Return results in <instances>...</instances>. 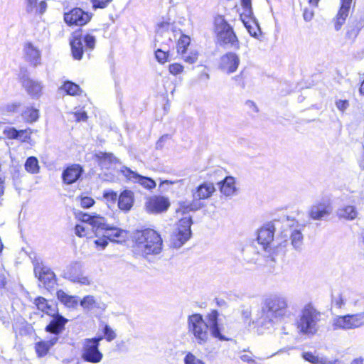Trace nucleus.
<instances>
[{"mask_svg": "<svg viewBox=\"0 0 364 364\" xmlns=\"http://www.w3.org/2000/svg\"><path fill=\"white\" fill-rule=\"evenodd\" d=\"M197 207L196 205L193 203H188L186 202H182L180 203L179 211H182L183 213L192 211L197 210Z\"/></svg>", "mask_w": 364, "mask_h": 364, "instance_id": "nucleus-53", "label": "nucleus"}, {"mask_svg": "<svg viewBox=\"0 0 364 364\" xmlns=\"http://www.w3.org/2000/svg\"><path fill=\"white\" fill-rule=\"evenodd\" d=\"M168 138V135H164L162 136L159 139V141H157L156 143V147L159 148H161L162 147V143Z\"/></svg>", "mask_w": 364, "mask_h": 364, "instance_id": "nucleus-63", "label": "nucleus"}, {"mask_svg": "<svg viewBox=\"0 0 364 364\" xmlns=\"http://www.w3.org/2000/svg\"><path fill=\"white\" fill-rule=\"evenodd\" d=\"M34 273L45 285L50 287L55 284V274L49 268L38 264L34 267Z\"/></svg>", "mask_w": 364, "mask_h": 364, "instance_id": "nucleus-18", "label": "nucleus"}, {"mask_svg": "<svg viewBox=\"0 0 364 364\" xmlns=\"http://www.w3.org/2000/svg\"><path fill=\"white\" fill-rule=\"evenodd\" d=\"M178 34H180V32L175 29L173 24L168 22H162L157 26L155 41L167 45L169 42L175 40Z\"/></svg>", "mask_w": 364, "mask_h": 364, "instance_id": "nucleus-12", "label": "nucleus"}, {"mask_svg": "<svg viewBox=\"0 0 364 364\" xmlns=\"http://www.w3.org/2000/svg\"><path fill=\"white\" fill-rule=\"evenodd\" d=\"M101 338L87 339L84 343L82 357L86 361L90 363H99L102 358V354L98 350V342Z\"/></svg>", "mask_w": 364, "mask_h": 364, "instance_id": "nucleus-14", "label": "nucleus"}, {"mask_svg": "<svg viewBox=\"0 0 364 364\" xmlns=\"http://www.w3.org/2000/svg\"><path fill=\"white\" fill-rule=\"evenodd\" d=\"M205 321L199 314H194L188 318V331L193 336V339L199 345H205L210 338V334L220 341H226L228 338L222 334V327L218 322V312L212 311L207 316Z\"/></svg>", "mask_w": 364, "mask_h": 364, "instance_id": "nucleus-2", "label": "nucleus"}, {"mask_svg": "<svg viewBox=\"0 0 364 364\" xmlns=\"http://www.w3.org/2000/svg\"><path fill=\"white\" fill-rule=\"evenodd\" d=\"M77 122H85L87 119V113L81 109L77 110L71 114Z\"/></svg>", "mask_w": 364, "mask_h": 364, "instance_id": "nucleus-52", "label": "nucleus"}, {"mask_svg": "<svg viewBox=\"0 0 364 364\" xmlns=\"http://www.w3.org/2000/svg\"><path fill=\"white\" fill-rule=\"evenodd\" d=\"M338 215L339 217L347 220H353L357 217L358 213L355 207L348 205L339 209L338 210Z\"/></svg>", "mask_w": 364, "mask_h": 364, "instance_id": "nucleus-34", "label": "nucleus"}, {"mask_svg": "<svg viewBox=\"0 0 364 364\" xmlns=\"http://www.w3.org/2000/svg\"><path fill=\"white\" fill-rule=\"evenodd\" d=\"M28 2V8L27 10L28 12L32 11L33 9L36 6L37 0H27Z\"/></svg>", "mask_w": 364, "mask_h": 364, "instance_id": "nucleus-60", "label": "nucleus"}, {"mask_svg": "<svg viewBox=\"0 0 364 364\" xmlns=\"http://www.w3.org/2000/svg\"><path fill=\"white\" fill-rule=\"evenodd\" d=\"M220 192L226 196L234 195L237 192L235 183H216Z\"/></svg>", "mask_w": 364, "mask_h": 364, "instance_id": "nucleus-38", "label": "nucleus"}, {"mask_svg": "<svg viewBox=\"0 0 364 364\" xmlns=\"http://www.w3.org/2000/svg\"><path fill=\"white\" fill-rule=\"evenodd\" d=\"M22 85L31 97L38 98L41 96L43 86L41 82L29 77H24L22 80Z\"/></svg>", "mask_w": 364, "mask_h": 364, "instance_id": "nucleus-19", "label": "nucleus"}, {"mask_svg": "<svg viewBox=\"0 0 364 364\" xmlns=\"http://www.w3.org/2000/svg\"><path fill=\"white\" fill-rule=\"evenodd\" d=\"M120 176H124V178L128 181H139L141 180L145 179V180H147L149 182H151V183L155 182L151 178L141 176L127 167H123L122 169H120L118 171V179L122 180V178H121L119 177Z\"/></svg>", "mask_w": 364, "mask_h": 364, "instance_id": "nucleus-29", "label": "nucleus"}, {"mask_svg": "<svg viewBox=\"0 0 364 364\" xmlns=\"http://www.w3.org/2000/svg\"><path fill=\"white\" fill-rule=\"evenodd\" d=\"M216 180L218 181L217 182H224V183H226V182H228L229 180H232L233 181V182H235V178L232 176H225L224 178H216Z\"/></svg>", "mask_w": 364, "mask_h": 364, "instance_id": "nucleus-62", "label": "nucleus"}, {"mask_svg": "<svg viewBox=\"0 0 364 364\" xmlns=\"http://www.w3.org/2000/svg\"><path fill=\"white\" fill-rule=\"evenodd\" d=\"M331 325L334 331L354 330L364 326V312L337 315L332 318Z\"/></svg>", "mask_w": 364, "mask_h": 364, "instance_id": "nucleus-8", "label": "nucleus"}, {"mask_svg": "<svg viewBox=\"0 0 364 364\" xmlns=\"http://www.w3.org/2000/svg\"><path fill=\"white\" fill-rule=\"evenodd\" d=\"M63 90L70 95H79L81 92L80 87L71 82H65L63 86Z\"/></svg>", "mask_w": 364, "mask_h": 364, "instance_id": "nucleus-41", "label": "nucleus"}, {"mask_svg": "<svg viewBox=\"0 0 364 364\" xmlns=\"http://www.w3.org/2000/svg\"><path fill=\"white\" fill-rule=\"evenodd\" d=\"M341 6L335 20V28L337 31L344 24L352 3L350 0H341Z\"/></svg>", "mask_w": 364, "mask_h": 364, "instance_id": "nucleus-21", "label": "nucleus"}, {"mask_svg": "<svg viewBox=\"0 0 364 364\" xmlns=\"http://www.w3.org/2000/svg\"><path fill=\"white\" fill-rule=\"evenodd\" d=\"M240 63L239 55L233 52H228L220 57L219 68L223 73L231 74L237 70Z\"/></svg>", "mask_w": 364, "mask_h": 364, "instance_id": "nucleus-15", "label": "nucleus"}, {"mask_svg": "<svg viewBox=\"0 0 364 364\" xmlns=\"http://www.w3.org/2000/svg\"><path fill=\"white\" fill-rule=\"evenodd\" d=\"M336 106L337 107V109L340 111H341L342 112H343L344 111H346L348 107H349V102L348 100H337L336 102Z\"/></svg>", "mask_w": 364, "mask_h": 364, "instance_id": "nucleus-56", "label": "nucleus"}, {"mask_svg": "<svg viewBox=\"0 0 364 364\" xmlns=\"http://www.w3.org/2000/svg\"><path fill=\"white\" fill-rule=\"evenodd\" d=\"M274 230V225L271 223L267 224L259 230L257 241L264 250H266L273 241Z\"/></svg>", "mask_w": 364, "mask_h": 364, "instance_id": "nucleus-17", "label": "nucleus"}, {"mask_svg": "<svg viewBox=\"0 0 364 364\" xmlns=\"http://www.w3.org/2000/svg\"><path fill=\"white\" fill-rule=\"evenodd\" d=\"M83 41L85 44L86 49L92 50L95 48L96 43V38L95 36L90 34H87L84 36Z\"/></svg>", "mask_w": 364, "mask_h": 364, "instance_id": "nucleus-47", "label": "nucleus"}, {"mask_svg": "<svg viewBox=\"0 0 364 364\" xmlns=\"http://www.w3.org/2000/svg\"><path fill=\"white\" fill-rule=\"evenodd\" d=\"M133 252L151 261L163 250V240L159 232L150 228L137 230L133 236Z\"/></svg>", "mask_w": 364, "mask_h": 364, "instance_id": "nucleus-3", "label": "nucleus"}, {"mask_svg": "<svg viewBox=\"0 0 364 364\" xmlns=\"http://www.w3.org/2000/svg\"><path fill=\"white\" fill-rule=\"evenodd\" d=\"M215 191L213 183H201L193 193V197L199 200L208 198Z\"/></svg>", "mask_w": 364, "mask_h": 364, "instance_id": "nucleus-28", "label": "nucleus"}, {"mask_svg": "<svg viewBox=\"0 0 364 364\" xmlns=\"http://www.w3.org/2000/svg\"><path fill=\"white\" fill-rule=\"evenodd\" d=\"M168 70L171 74L177 75L183 71V66L179 63H173L169 65Z\"/></svg>", "mask_w": 364, "mask_h": 364, "instance_id": "nucleus-51", "label": "nucleus"}, {"mask_svg": "<svg viewBox=\"0 0 364 364\" xmlns=\"http://www.w3.org/2000/svg\"><path fill=\"white\" fill-rule=\"evenodd\" d=\"M288 299L282 295H272L267 298L262 306V313L265 318H257L252 323L258 326H264L268 318H282L287 316Z\"/></svg>", "mask_w": 364, "mask_h": 364, "instance_id": "nucleus-5", "label": "nucleus"}, {"mask_svg": "<svg viewBox=\"0 0 364 364\" xmlns=\"http://www.w3.org/2000/svg\"><path fill=\"white\" fill-rule=\"evenodd\" d=\"M58 299L68 307H75L77 305V300L75 296L67 294L64 291L59 290L57 292Z\"/></svg>", "mask_w": 364, "mask_h": 364, "instance_id": "nucleus-33", "label": "nucleus"}, {"mask_svg": "<svg viewBox=\"0 0 364 364\" xmlns=\"http://www.w3.org/2000/svg\"><path fill=\"white\" fill-rule=\"evenodd\" d=\"M90 16L82 9L75 8L64 15L65 21L69 25L83 26L90 20Z\"/></svg>", "mask_w": 364, "mask_h": 364, "instance_id": "nucleus-16", "label": "nucleus"}, {"mask_svg": "<svg viewBox=\"0 0 364 364\" xmlns=\"http://www.w3.org/2000/svg\"><path fill=\"white\" fill-rule=\"evenodd\" d=\"M34 304L38 310L49 316H54L56 314V307L53 302L49 301L43 297L36 298Z\"/></svg>", "mask_w": 364, "mask_h": 364, "instance_id": "nucleus-25", "label": "nucleus"}, {"mask_svg": "<svg viewBox=\"0 0 364 364\" xmlns=\"http://www.w3.org/2000/svg\"><path fill=\"white\" fill-rule=\"evenodd\" d=\"M64 277L72 282L78 283L81 285H90L91 279L84 274L82 266L78 262H73L69 264L64 271Z\"/></svg>", "mask_w": 364, "mask_h": 364, "instance_id": "nucleus-10", "label": "nucleus"}, {"mask_svg": "<svg viewBox=\"0 0 364 364\" xmlns=\"http://www.w3.org/2000/svg\"><path fill=\"white\" fill-rule=\"evenodd\" d=\"M191 39L188 36L183 35L180 37L178 44L177 50L178 53H182L187 50V48L189 46Z\"/></svg>", "mask_w": 364, "mask_h": 364, "instance_id": "nucleus-43", "label": "nucleus"}, {"mask_svg": "<svg viewBox=\"0 0 364 364\" xmlns=\"http://www.w3.org/2000/svg\"><path fill=\"white\" fill-rule=\"evenodd\" d=\"M83 173L82 167L79 164H73L68 166L62 174L64 182H76L77 180H82L81 176Z\"/></svg>", "mask_w": 364, "mask_h": 364, "instance_id": "nucleus-20", "label": "nucleus"}, {"mask_svg": "<svg viewBox=\"0 0 364 364\" xmlns=\"http://www.w3.org/2000/svg\"><path fill=\"white\" fill-rule=\"evenodd\" d=\"M58 336H53L48 341H41L35 344L36 353L39 358L46 356L51 347L57 343Z\"/></svg>", "mask_w": 364, "mask_h": 364, "instance_id": "nucleus-24", "label": "nucleus"}, {"mask_svg": "<svg viewBox=\"0 0 364 364\" xmlns=\"http://www.w3.org/2000/svg\"><path fill=\"white\" fill-rule=\"evenodd\" d=\"M6 284V276L4 272L0 269V288L4 287Z\"/></svg>", "mask_w": 364, "mask_h": 364, "instance_id": "nucleus-61", "label": "nucleus"}, {"mask_svg": "<svg viewBox=\"0 0 364 364\" xmlns=\"http://www.w3.org/2000/svg\"><path fill=\"white\" fill-rule=\"evenodd\" d=\"M6 136L10 139H19L21 140H25L28 136L26 131H17L14 128H11L6 131Z\"/></svg>", "mask_w": 364, "mask_h": 364, "instance_id": "nucleus-39", "label": "nucleus"}, {"mask_svg": "<svg viewBox=\"0 0 364 364\" xmlns=\"http://www.w3.org/2000/svg\"><path fill=\"white\" fill-rule=\"evenodd\" d=\"M76 218L82 223L75 225V235L80 237H96L94 241L96 248L103 250L109 242L113 241V229L108 227L103 217L79 212L76 213Z\"/></svg>", "mask_w": 364, "mask_h": 364, "instance_id": "nucleus-1", "label": "nucleus"}, {"mask_svg": "<svg viewBox=\"0 0 364 364\" xmlns=\"http://www.w3.org/2000/svg\"><path fill=\"white\" fill-rule=\"evenodd\" d=\"M70 46L73 58L80 60L83 54L82 39L79 36H74L70 41Z\"/></svg>", "mask_w": 364, "mask_h": 364, "instance_id": "nucleus-30", "label": "nucleus"}, {"mask_svg": "<svg viewBox=\"0 0 364 364\" xmlns=\"http://www.w3.org/2000/svg\"><path fill=\"white\" fill-rule=\"evenodd\" d=\"M241 5L243 9V11L241 14L244 15H252V0H241Z\"/></svg>", "mask_w": 364, "mask_h": 364, "instance_id": "nucleus-48", "label": "nucleus"}, {"mask_svg": "<svg viewBox=\"0 0 364 364\" xmlns=\"http://www.w3.org/2000/svg\"><path fill=\"white\" fill-rule=\"evenodd\" d=\"M198 79L201 81L207 82L210 79V75L204 70L199 74Z\"/></svg>", "mask_w": 364, "mask_h": 364, "instance_id": "nucleus-59", "label": "nucleus"}, {"mask_svg": "<svg viewBox=\"0 0 364 364\" xmlns=\"http://www.w3.org/2000/svg\"><path fill=\"white\" fill-rule=\"evenodd\" d=\"M240 19L252 36L257 37L258 33H261L259 24L254 17L253 14L250 16L240 14Z\"/></svg>", "mask_w": 364, "mask_h": 364, "instance_id": "nucleus-23", "label": "nucleus"}, {"mask_svg": "<svg viewBox=\"0 0 364 364\" xmlns=\"http://www.w3.org/2000/svg\"><path fill=\"white\" fill-rule=\"evenodd\" d=\"M321 314L314 306L309 304L304 306L296 321V327L299 334L314 336L319 330Z\"/></svg>", "mask_w": 364, "mask_h": 364, "instance_id": "nucleus-6", "label": "nucleus"}, {"mask_svg": "<svg viewBox=\"0 0 364 364\" xmlns=\"http://www.w3.org/2000/svg\"><path fill=\"white\" fill-rule=\"evenodd\" d=\"M23 117L27 122H33L38 118V109L28 107L23 113Z\"/></svg>", "mask_w": 364, "mask_h": 364, "instance_id": "nucleus-40", "label": "nucleus"}, {"mask_svg": "<svg viewBox=\"0 0 364 364\" xmlns=\"http://www.w3.org/2000/svg\"><path fill=\"white\" fill-rule=\"evenodd\" d=\"M302 358L311 364H338L336 363V362L333 363L331 360H328L326 358L316 355L311 352H304L302 353Z\"/></svg>", "mask_w": 364, "mask_h": 364, "instance_id": "nucleus-32", "label": "nucleus"}, {"mask_svg": "<svg viewBox=\"0 0 364 364\" xmlns=\"http://www.w3.org/2000/svg\"><path fill=\"white\" fill-rule=\"evenodd\" d=\"M53 317V318L46 327L45 330L46 332L55 334V336H58V335L64 330L65 325L68 320L60 315Z\"/></svg>", "mask_w": 364, "mask_h": 364, "instance_id": "nucleus-22", "label": "nucleus"}, {"mask_svg": "<svg viewBox=\"0 0 364 364\" xmlns=\"http://www.w3.org/2000/svg\"><path fill=\"white\" fill-rule=\"evenodd\" d=\"M242 316L245 320H249L251 316V309L250 307H245L242 310Z\"/></svg>", "mask_w": 364, "mask_h": 364, "instance_id": "nucleus-58", "label": "nucleus"}, {"mask_svg": "<svg viewBox=\"0 0 364 364\" xmlns=\"http://www.w3.org/2000/svg\"><path fill=\"white\" fill-rule=\"evenodd\" d=\"M155 57L157 61L161 64L165 63L168 58V51L158 48L155 51Z\"/></svg>", "mask_w": 364, "mask_h": 364, "instance_id": "nucleus-46", "label": "nucleus"}, {"mask_svg": "<svg viewBox=\"0 0 364 364\" xmlns=\"http://www.w3.org/2000/svg\"><path fill=\"white\" fill-rule=\"evenodd\" d=\"M78 198L80 199V206L83 208H89L95 203V200L88 196H81Z\"/></svg>", "mask_w": 364, "mask_h": 364, "instance_id": "nucleus-49", "label": "nucleus"}, {"mask_svg": "<svg viewBox=\"0 0 364 364\" xmlns=\"http://www.w3.org/2000/svg\"><path fill=\"white\" fill-rule=\"evenodd\" d=\"M191 225L192 218L191 216H186L178 221L171 237L170 242L173 247L179 248L189 240L191 235Z\"/></svg>", "mask_w": 364, "mask_h": 364, "instance_id": "nucleus-9", "label": "nucleus"}, {"mask_svg": "<svg viewBox=\"0 0 364 364\" xmlns=\"http://www.w3.org/2000/svg\"><path fill=\"white\" fill-rule=\"evenodd\" d=\"M290 240L293 248L296 251H301L303 247L304 237L299 230H292L290 233Z\"/></svg>", "mask_w": 364, "mask_h": 364, "instance_id": "nucleus-31", "label": "nucleus"}, {"mask_svg": "<svg viewBox=\"0 0 364 364\" xmlns=\"http://www.w3.org/2000/svg\"><path fill=\"white\" fill-rule=\"evenodd\" d=\"M168 198L160 196L148 197L144 203L145 210L150 214H159L166 212L170 207Z\"/></svg>", "mask_w": 364, "mask_h": 364, "instance_id": "nucleus-11", "label": "nucleus"}, {"mask_svg": "<svg viewBox=\"0 0 364 364\" xmlns=\"http://www.w3.org/2000/svg\"><path fill=\"white\" fill-rule=\"evenodd\" d=\"M25 168L31 173H38L39 170L38 159L34 156L28 158L25 163Z\"/></svg>", "mask_w": 364, "mask_h": 364, "instance_id": "nucleus-35", "label": "nucleus"}, {"mask_svg": "<svg viewBox=\"0 0 364 364\" xmlns=\"http://www.w3.org/2000/svg\"><path fill=\"white\" fill-rule=\"evenodd\" d=\"M364 309V296L350 290L333 291L331 296V311H359Z\"/></svg>", "mask_w": 364, "mask_h": 364, "instance_id": "nucleus-4", "label": "nucleus"}, {"mask_svg": "<svg viewBox=\"0 0 364 364\" xmlns=\"http://www.w3.org/2000/svg\"><path fill=\"white\" fill-rule=\"evenodd\" d=\"M353 26L356 33H358L364 28V12L360 13L355 16L353 21Z\"/></svg>", "mask_w": 364, "mask_h": 364, "instance_id": "nucleus-44", "label": "nucleus"}, {"mask_svg": "<svg viewBox=\"0 0 364 364\" xmlns=\"http://www.w3.org/2000/svg\"><path fill=\"white\" fill-rule=\"evenodd\" d=\"M96 300L93 296L88 295L85 296L80 301V305L85 309H92L96 306Z\"/></svg>", "mask_w": 364, "mask_h": 364, "instance_id": "nucleus-42", "label": "nucleus"}, {"mask_svg": "<svg viewBox=\"0 0 364 364\" xmlns=\"http://www.w3.org/2000/svg\"><path fill=\"white\" fill-rule=\"evenodd\" d=\"M23 50H24L25 58L27 60L31 62L35 66L40 63V60H41L40 51L32 43H26Z\"/></svg>", "mask_w": 364, "mask_h": 364, "instance_id": "nucleus-26", "label": "nucleus"}, {"mask_svg": "<svg viewBox=\"0 0 364 364\" xmlns=\"http://www.w3.org/2000/svg\"><path fill=\"white\" fill-rule=\"evenodd\" d=\"M333 211L331 200L323 198L312 205L309 210V217L316 220H323L328 217Z\"/></svg>", "mask_w": 364, "mask_h": 364, "instance_id": "nucleus-13", "label": "nucleus"}, {"mask_svg": "<svg viewBox=\"0 0 364 364\" xmlns=\"http://www.w3.org/2000/svg\"><path fill=\"white\" fill-rule=\"evenodd\" d=\"M314 16V11L310 8H305L303 12V18L306 21H310Z\"/></svg>", "mask_w": 364, "mask_h": 364, "instance_id": "nucleus-55", "label": "nucleus"}, {"mask_svg": "<svg viewBox=\"0 0 364 364\" xmlns=\"http://www.w3.org/2000/svg\"><path fill=\"white\" fill-rule=\"evenodd\" d=\"M95 156L98 159V161L102 167L107 168L112 164V154L100 152L95 154Z\"/></svg>", "mask_w": 364, "mask_h": 364, "instance_id": "nucleus-37", "label": "nucleus"}, {"mask_svg": "<svg viewBox=\"0 0 364 364\" xmlns=\"http://www.w3.org/2000/svg\"><path fill=\"white\" fill-rule=\"evenodd\" d=\"M185 364H205L202 360L196 358L193 354L188 353L184 359Z\"/></svg>", "mask_w": 364, "mask_h": 364, "instance_id": "nucleus-50", "label": "nucleus"}, {"mask_svg": "<svg viewBox=\"0 0 364 364\" xmlns=\"http://www.w3.org/2000/svg\"><path fill=\"white\" fill-rule=\"evenodd\" d=\"M183 60L189 64L195 63L198 58V52L196 50H186L181 53Z\"/></svg>", "mask_w": 364, "mask_h": 364, "instance_id": "nucleus-36", "label": "nucleus"}, {"mask_svg": "<svg viewBox=\"0 0 364 364\" xmlns=\"http://www.w3.org/2000/svg\"><path fill=\"white\" fill-rule=\"evenodd\" d=\"M129 238V233L127 230L115 228V243H122Z\"/></svg>", "mask_w": 364, "mask_h": 364, "instance_id": "nucleus-45", "label": "nucleus"}, {"mask_svg": "<svg viewBox=\"0 0 364 364\" xmlns=\"http://www.w3.org/2000/svg\"><path fill=\"white\" fill-rule=\"evenodd\" d=\"M247 105H248V107L252 109L254 112H258V109H257V105L252 101H249L247 102Z\"/></svg>", "mask_w": 364, "mask_h": 364, "instance_id": "nucleus-64", "label": "nucleus"}, {"mask_svg": "<svg viewBox=\"0 0 364 364\" xmlns=\"http://www.w3.org/2000/svg\"><path fill=\"white\" fill-rule=\"evenodd\" d=\"M134 203L133 193L130 191H124L119 197L118 207L123 211H129Z\"/></svg>", "mask_w": 364, "mask_h": 364, "instance_id": "nucleus-27", "label": "nucleus"}, {"mask_svg": "<svg viewBox=\"0 0 364 364\" xmlns=\"http://www.w3.org/2000/svg\"><path fill=\"white\" fill-rule=\"evenodd\" d=\"M240 358L242 361L247 364H256V361L253 358V355L251 353H244L240 356Z\"/></svg>", "mask_w": 364, "mask_h": 364, "instance_id": "nucleus-54", "label": "nucleus"}, {"mask_svg": "<svg viewBox=\"0 0 364 364\" xmlns=\"http://www.w3.org/2000/svg\"><path fill=\"white\" fill-rule=\"evenodd\" d=\"M214 31L217 39L220 44L229 45L231 47L238 48V39L230 25L227 22L223 16L218 15L214 19Z\"/></svg>", "mask_w": 364, "mask_h": 364, "instance_id": "nucleus-7", "label": "nucleus"}, {"mask_svg": "<svg viewBox=\"0 0 364 364\" xmlns=\"http://www.w3.org/2000/svg\"><path fill=\"white\" fill-rule=\"evenodd\" d=\"M112 0H92L93 8H105Z\"/></svg>", "mask_w": 364, "mask_h": 364, "instance_id": "nucleus-57", "label": "nucleus"}]
</instances>
